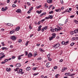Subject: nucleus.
<instances>
[{"label":"nucleus","instance_id":"obj_1","mask_svg":"<svg viewBox=\"0 0 78 78\" xmlns=\"http://www.w3.org/2000/svg\"><path fill=\"white\" fill-rule=\"evenodd\" d=\"M57 27H58V29L55 28V31H59V30H61V28H62L61 27H59V26H57Z\"/></svg>","mask_w":78,"mask_h":78},{"label":"nucleus","instance_id":"obj_2","mask_svg":"<svg viewBox=\"0 0 78 78\" xmlns=\"http://www.w3.org/2000/svg\"><path fill=\"white\" fill-rule=\"evenodd\" d=\"M16 38L17 37L15 36H13L11 37V39H12V41H16Z\"/></svg>","mask_w":78,"mask_h":78},{"label":"nucleus","instance_id":"obj_3","mask_svg":"<svg viewBox=\"0 0 78 78\" xmlns=\"http://www.w3.org/2000/svg\"><path fill=\"white\" fill-rule=\"evenodd\" d=\"M59 46H60V44H59V43H58L54 45V47H55V48H58V47H59Z\"/></svg>","mask_w":78,"mask_h":78},{"label":"nucleus","instance_id":"obj_4","mask_svg":"<svg viewBox=\"0 0 78 78\" xmlns=\"http://www.w3.org/2000/svg\"><path fill=\"white\" fill-rule=\"evenodd\" d=\"M33 56V54L31 53H29L28 55V58H31V57Z\"/></svg>","mask_w":78,"mask_h":78},{"label":"nucleus","instance_id":"obj_5","mask_svg":"<svg viewBox=\"0 0 78 78\" xmlns=\"http://www.w3.org/2000/svg\"><path fill=\"white\" fill-rule=\"evenodd\" d=\"M20 27H18L16 28V29L15 30V31H17L19 30H20Z\"/></svg>","mask_w":78,"mask_h":78},{"label":"nucleus","instance_id":"obj_6","mask_svg":"<svg viewBox=\"0 0 78 78\" xmlns=\"http://www.w3.org/2000/svg\"><path fill=\"white\" fill-rule=\"evenodd\" d=\"M15 30L13 29L10 32V34H12L13 33H15Z\"/></svg>","mask_w":78,"mask_h":78},{"label":"nucleus","instance_id":"obj_7","mask_svg":"<svg viewBox=\"0 0 78 78\" xmlns=\"http://www.w3.org/2000/svg\"><path fill=\"white\" fill-rule=\"evenodd\" d=\"M16 67H20V63H18L16 64Z\"/></svg>","mask_w":78,"mask_h":78},{"label":"nucleus","instance_id":"obj_8","mask_svg":"<svg viewBox=\"0 0 78 78\" xmlns=\"http://www.w3.org/2000/svg\"><path fill=\"white\" fill-rule=\"evenodd\" d=\"M6 69L7 72H9V71H11V68H6Z\"/></svg>","mask_w":78,"mask_h":78},{"label":"nucleus","instance_id":"obj_9","mask_svg":"<svg viewBox=\"0 0 78 78\" xmlns=\"http://www.w3.org/2000/svg\"><path fill=\"white\" fill-rule=\"evenodd\" d=\"M52 37L53 38H55L56 37V34L55 33L52 34Z\"/></svg>","mask_w":78,"mask_h":78},{"label":"nucleus","instance_id":"obj_10","mask_svg":"<svg viewBox=\"0 0 78 78\" xmlns=\"http://www.w3.org/2000/svg\"><path fill=\"white\" fill-rule=\"evenodd\" d=\"M16 12H18V13H19L21 12V10H20V9H18L16 11Z\"/></svg>","mask_w":78,"mask_h":78},{"label":"nucleus","instance_id":"obj_11","mask_svg":"<svg viewBox=\"0 0 78 78\" xmlns=\"http://www.w3.org/2000/svg\"><path fill=\"white\" fill-rule=\"evenodd\" d=\"M47 2L48 3H51L52 0H47Z\"/></svg>","mask_w":78,"mask_h":78},{"label":"nucleus","instance_id":"obj_12","mask_svg":"<svg viewBox=\"0 0 78 78\" xmlns=\"http://www.w3.org/2000/svg\"><path fill=\"white\" fill-rule=\"evenodd\" d=\"M55 11H56V12H60V11H61V9H55Z\"/></svg>","mask_w":78,"mask_h":78},{"label":"nucleus","instance_id":"obj_13","mask_svg":"<svg viewBox=\"0 0 78 78\" xmlns=\"http://www.w3.org/2000/svg\"><path fill=\"white\" fill-rule=\"evenodd\" d=\"M44 8H47L48 7V5L46 3L45 4H44Z\"/></svg>","mask_w":78,"mask_h":78},{"label":"nucleus","instance_id":"obj_14","mask_svg":"<svg viewBox=\"0 0 78 78\" xmlns=\"http://www.w3.org/2000/svg\"><path fill=\"white\" fill-rule=\"evenodd\" d=\"M23 54L22 55H20L19 57H18V59H21V57L23 56Z\"/></svg>","mask_w":78,"mask_h":78},{"label":"nucleus","instance_id":"obj_15","mask_svg":"<svg viewBox=\"0 0 78 78\" xmlns=\"http://www.w3.org/2000/svg\"><path fill=\"white\" fill-rule=\"evenodd\" d=\"M67 69L66 68H63L62 70V72H64V70H66Z\"/></svg>","mask_w":78,"mask_h":78},{"label":"nucleus","instance_id":"obj_16","mask_svg":"<svg viewBox=\"0 0 78 78\" xmlns=\"http://www.w3.org/2000/svg\"><path fill=\"white\" fill-rule=\"evenodd\" d=\"M38 13V14H41V12H42V10H41L40 11H36Z\"/></svg>","mask_w":78,"mask_h":78},{"label":"nucleus","instance_id":"obj_17","mask_svg":"<svg viewBox=\"0 0 78 78\" xmlns=\"http://www.w3.org/2000/svg\"><path fill=\"white\" fill-rule=\"evenodd\" d=\"M30 69H31V68H30V67H28L26 68L27 70L28 71L30 70Z\"/></svg>","mask_w":78,"mask_h":78},{"label":"nucleus","instance_id":"obj_18","mask_svg":"<svg viewBox=\"0 0 78 78\" xmlns=\"http://www.w3.org/2000/svg\"><path fill=\"white\" fill-rule=\"evenodd\" d=\"M5 55H2V56H1V57H0V60H1V59H2V58H3L4 57H5Z\"/></svg>","mask_w":78,"mask_h":78},{"label":"nucleus","instance_id":"obj_19","mask_svg":"<svg viewBox=\"0 0 78 78\" xmlns=\"http://www.w3.org/2000/svg\"><path fill=\"white\" fill-rule=\"evenodd\" d=\"M42 7V5H40L39 6H37L36 7V8H37V9H39V8H41Z\"/></svg>","mask_w":78,"mask_h":78},{"label":"nucleus","instance_id":"obj_20","mask_svg":"<svg viewBox=\"0 0 78 78\" xmlns=\"http://www.w3.org/2000/svg\"><path fill=\"white\" fill-rule=\"evenodd\" d=\"M5 49H6V50H8V48L5 47H3L2 48V50H4Z\"/></svg>","mask_w":78,"mask_h":78},{"label":"nucleus","instance_id":"obj_21","mask_svg":"<svg viewBox=\"0 0 78 78\" xmlns=\"http://www.w3.org/2000/svg\"><path fill=\"white\" fill-rule=\"evenodd\" d=\"M50 41H51L52 39H53V38L52 37H49Z\"/></svg>","mask_w":78,"mask_h":78},{"label":"nucleus","instance_id":"obj_22","mask_svg":"<svg viewBox=\"0 0 78 78\" xmlns=\"http://www.w3.org/2000/svg\"><path fill=\"white\" fill-rule=\"evenodd\" d=\"M49 14H53V11H51L50 12H49Z\"/></svg>","mask_w":78,"mask_h":78},{"label":"nucleus","instance_id":"obj_23","mask_svg":"<svg viewBox=\"0 0 78 78\" xmlns=\"http://www.w3.org/2000/svg\"><path fill=\"white\" fill-rule=\"evenodd\" d=\"M69 41L65 42V45H67V44H68V43H69Z\"/></svg>","mask_w":78,"mask_h":78},{"label":"nucleus","instance_id":"obj_24","mask_svg":"<svg viewBox=\"0 0 78 78\" xmlns=\"http://www.w3.org/2000/svg\"><path fill=\"white\" fill-rule=\"evenodd\" d=\"M39 50L40 51H42V52H44V51L43 49H42V48H40Z\"/></svg>","mask_w":78,"mask_h":78},{"label":"nucleus","instance_id":"obj_25","mask_svg":"<svg viewBox=\"0 0 78 78\" xmlns=\"http://www.w3.org/2000/svg\"><path fill=\"white\" fill-rule=\"evenodd\" d=\"M28 42H29V41H27L26 42V43L25 44V45H26V46H27V45H28Z\"/></svg>","mask_w":78,"mask_h":78},{"label":"nucleus","instance_id":"obj_26","mask_svg":"<svg viewBox=\"0 0 78 78\" xmlns=\"http://www.w3.org/2000/svg\"><path fill=\"white\" fill-rule=\"evenodd\" d=\"M22 39H20L19 40L18 42L19 43H20V42H22Z\"/></svg>","mask_w":78,"mask_h":78},{"label":"nucleus","instance_id":"obj_27","mask_svg":"<svg viewBox=\"0 0 78 78\" xmlns=\"http://www.w3.org/2000/svg\"><path fill=\"white\" fill-rule=\"evenodd\" d=\"M50 31H51L53 32V33H54V29H51Z\"/></svg>","mask_w":78,"mask_h":78},{"label":"nucleus","instance_id":"obj_28","mask_svg":"<svg viewBox=\"0 0 78 78\" xmlns=\"http://www.w3.org/2000/svg\"><path fill=\"white\" fill-rule=\"evenodd\" d=\"M50 54H48L47 55L48 58H50Z\"/></svg>","mask_w":78,"mask_h":78},{"label":"nucleus","instance_id":"obj_29","mask_svg":"<svg viewBox=\"0 0 78 78\" xmlns=\"http://www.w3.org/2000/svg\"><path fill=\"white\" fill-rule=\"evenodd\" d=\"M39 74V73H34L33 74L34 76H36V75H37Z\"/></svg>","mask_w":78,"mask_h":78},{"label":"nucleus","instance_id":"obj_30","mask_svg":"<svg viewBox=\"0 0 78 78\" xmlns=\"http://www.w3.org/2000/svg\"><path fill=\"white\" fill-rule=\"evenodd\" d=\"M2 11H5L6 10H5V9H4V8H2Z\"/></svg>","mask_w":78,"mask_h":78},{"label":"nucleus","instance_id":"obj_31","mask_svg":"<svg viewBox=\"0 0 78 78\" xmlns=\"http://www.w3.org/2000/svg\"><path fill=\"white\" fill-rule=\"evenodd\" d=\"M52 18H53V16L52 15L50 16L49 17V18L50 19H51Z\"/></svg>","mask_w":78,"mask_h":78},{"label":"nucleus","instance_id":"obj_32","mask_svg":"<svg viewBox=\"0 0 78 78\" xmlns=\"http://www.w3.org/2000/svg\"><path fill=\"white\" fill-rule=\"evenodd\" d=\"M74 44H75V43H72L71 44H70V45L71 46H73V45H74Z\"/></svg>","mask_w":78,"mask_h":78},{"label":"nucleus","instance_id":"obj_33","mask_svg":"<svg viewBox=\"0 0 78 78\" xmlns=\"http://www.w3.org/2000/svg\"><path fill=\"white\" fill-rule=\"evenodd\" d=\"M48 27L47 26H46L45 27H44L43 28L44 29V30H47V28H48Z\"/></svg>","mask_w":78,"mask_h":78},{"label":"nucleus","instance_id":"obj_34","mask_svg":"<svg viewBox=\"0 0 78 78\" xmlns=\"http://www.w3.org/2000/svg\"><path fill=\"white\" fill-rule=\"evenodd\" d=\"M37 54H36V52H35L34 54V56H36Z\"/></svg>","mask_w":78,"mask_h":78},{"label":"nucleus","instance_id":"obj_35","mask_svg":"<svg viewBox=\"0 0 78 78\" xmlns=\"http://www.w3.org/2000/svg\"><path fill=\"white\" fill-rule=\"evenodd\" d=\"M27 5H28V6H30L31 5V4H30V3L29 2H27Z\"/></svg>","mask_w":78,"mask_h":78},{"label":"nucleus","instance_id":"obj_36","mask_svg":"<svg viewBox=\"0 0 78 78\" xmlns=\"http://www.w3.org/2000/svg\"><path fill=\"white\" fill-rule=\"evenodd\" d=\"M62 45H64V44H65V42L64 41L62 42Z\"/></svg>","mask_w":78,"mask_h":78},{"label":"nucleus","instance_id":"obj_37","mask_svg":"<svg viewBox=\"0 0 78 78\" xmlns=\"http://www.w3.org/2000/svg\"><path fill=\"white\" fill-rule=\"evenodd\" d=\"M1 44L2 46H4L5 45V44H4V42H2L1 43Z\"/></svg>","mask_w":78,"mask_h":78},{"label":"nucleus","instance_id":"obj_38","mask_svg":"<svg viewBox=\"0 0 78 78\" xmlns=\"http://www.w3.org/2000/svg\"><path fill=\"white\" fill-rule=\"evenodd\" d=\"M8 59H5V60L4 61L6 62H8Z\"/></svg>","mask_w":78,"mask_h":78},{"label":"nucleus","instance_id":"obj_39","mask_svg":"<svg viewBox=\"0 0 78 78\" xmlns=\"http://www.w3.org/2000/svg\"><path fill=\"white\" fill-rule=\"evenodd\" d=\"M17 2V0H15V2H14V4H16Z\"/></svg>","mask_w":78,"mask_h":78},{"label":"nucleus","instance_id":"obj_40","mask_svg":"<svg viewBox=\"0 0 78 78\" xmlns=\"http://www.w3.org/2000/svg\"><path fill=\"white\" fill-rule=\"evenodd\" d=\"M68 19H67L66 20V21L65 23V24H66V23H67V22H68Z\"/></svg>","mask_w":78,"mask_h":78},{"label":"nucleus","instance_id":"obj_41","mask_svg":"<svg viewBox=\"0 0 78 78\" xmlns=\"http://www.w3.org/2000/svg\"><path fill=\"white\" fill-rule=\"evenodd\" d=\"M44 21H45V19H44L43 20H41V22H42V23Z\"/></svg>","mask_w":78,"mask_h":78},{"label":"nucleus","instance_id":"obj_42","mask_svg":"<svg viewBox=\"0 0 78 78\" xmlns=\"http://www.w3.org/2000/svg\"><path fill=\"white\" fill-rule=\"evenodd\" d=\"M22 70H23L22 69H20L19 71L20 73L21 72H22Z\"/></svg>","mask_w":78,"mask_h":78},{"label":"nucleus","instance_id":"obj_43","mask_svg":"<svg viewBox=\"0 0 78 78\" xmlns=\"http://www.w3.org/2000/svg\"><path fill=\"white\" fill-rule=\"evenodd\" d=\"M33 7H32L30 9V11H32L33 10Z\"/></svg>","mask_w":78,"mask_h":78},{"label":"nucleus","instance_id":"obj_44","mask_svg":"<svg viewBox=\"0 0 78 78\" xmlns=\"http://www.w3.org/2000/svg\"><path fill=\"white\" fill-rule=\"evenodd\" d=\"M74 33H75V32H73V31H72V32H71V33L72 34V35H73V34H74Z\"/></svg>","mask_w":78,"mask_h":78},{"label":"nucleus","instance_id":"obj_45","mask_svg":"<svg viewBox=\"0 0 78 78\" xmlns=\"http://www.w3.org/2000/svg\"><path fill=\"white\" fill-rule=\"evenodd\" d=\"M37 69V68L36 67H34L33 68V69L34 70H36V69Z\"/></svg>","mask_w":78,"mask_h":78},{"label":"nucleus","instance_id":"obj_46","mask_svg":"<svg viewBox=\"0 0 78 78\" xmlns=\"http://www.w3.org/2000/svg\"><path fill=\"white\" fill-rule=\"evenodd\" d=\"M72 40L73 41H74L75 40V41H76V38H75V37H73L72 38Z\"/></svg>","mask_w":78,"mask_h":78},{"label":"nucleus","instance_id":"obj_47","mask_svg":"<svg viewBox=\"0 0 78 78\" xmlns=\"http://www.w3.org/2000/svg\"><path fill=\"white\" fill-rule=\"evenodd\" d=\"M16 5L15 4H13L12 5V7H16Z\"/></svg>","mask_w":78,"mask_h":78},{"label":"nucleus","instance_id":"obj_48","mask_svg":"<svg viewBox=\"0 0 78 78\" xmlns=\"http://www.w3.org/2000/svg\"><path fill=\"white\" fill-rule=\"evenodd\" d=\"M57 67L56 66H55L54 67V69H57Z\"/></svg>","mask_w":78,"mask_h":78},{"label":"nucleus","instance_id":"obj_49","mask_svg":"<svg viewBox=\"0 0 78 78\" xmlns=\"http://www.w3.org/2000/svg\"><path fill=\"white\" fill-rule=\"evenodd\" d=\"M30 12H31V11L30 10H29L27 12L28 14H30Z\"/></svg>","mask_w":78,"mask_h":78},{"label":"nucleus","instance_id":"obj_50","mask_svg":"<svg viewBox=\"0 0 78 78\" xmlns=\"http://www.w3.org/2000/svg\"><path fill=\"white\" fill-rule=\"evenodd\" d=\"M74 16L73 15H72V16H70V17H71V18H73V17H74Z\"/></svg>","mask_w":78,"mask_h":78},{"label":"nucleus","instance_id":"obj_51","mask_svg":"<svg viewBox=\"0 0 78 78\" xmlns=\"http://www.w3.org/2000/svg\"><path fill=\"white\" fill-rule=\"evenodd\" d=\"M41 29L38 28V29L37 31H41Z\"/></svg>","mask_w":78,"mask_h":78},{"label":"nucleus","instance_id":"obj_52","mask_svg":"<svg viewBox=\"0 0 78 78\" xmlns=\"http://www.w3.org/2000/svg\"><path fill=\"white\" fill-rule=\"evenodd\" d=\"M25 55H26V56H27V55H28V52H27V51H26L25 52Z\"/></svg>","mask_w":78,"mask_h":78},{"label":"nucleus","instance_id":"obj_53","mask_svg":"<svg viewBox=\"0 0 78 78\" xmlns=\"http://www.w3.org/2000/svg\"><path fill=\"white\" fill-rule=\"evenodd\" d=\"M76 9L78 10V5H76Z\"/></svg>","mask_w":78,"mask_h":78},{"label":"nucleus","instance_id":"obj_54","mask_svg":"<svg viewBox=\"0 0 78 78\" xmlns=\"http://www.w3.org/2000/svg\"><path fill=\"white\" fill-rule=\"evenodd\" d=\"M48 60L50 61H51V60H52V59L51 58H49L48 59Z\"/></svg>","mask_w":78,"mask_h":78},{"label":"nucleus","instance_id":"obj_55","mask_svg":"<svg viewBox=\"0 0 78 78\" xmlns=\"http://www.w3.org/2000/svg\"><path fill=\"white\" fill-rule=\"evenodd\" d=\"M49 62H48L46 65V66L47 67L48 66V64H49Z\"/></svg>","mask_w":78,"mask_h":78},{"label":"nucleus","instance_id":"obj_56","mask_svg":"<svg viewBox=\"0 0 78 78\" xmlns=\"http://www.w3.org/2000/svg\"><path fill=\"white\" fill-rule=\"evenodd\" d=\"M60 2L62 4V3H63V1H62V0H60Z\"/></svg>","mask_w":78,"mask_h":78},{"label":"nucleus","instance_id":"obj_57","mask_svg":"<svg viewBox=\"0 0 78 78\" xmlns=\"http://www.w3.org/2000/svg\"><path fill=\"white\" fill-rule=\"evenodd\" d=\"M76 39V41H77V40H78V37H75Z\"/></svg>","mask_w":78,"mask_h":78},{"label":"nucleus","instance_id":"obj_58","mask_svg":"<svg viewBox=\"0 0 78 78\" xmlns=\"http://www.w3.org/2000/svg\"><path fill=\"white\" fill-rule=\"evenodd\" d=\"M29 27L30 29H32V27H31V26H30V25H29Z\"/></svg>","mask_w":78,"mask_h":78},{"label":"nucleus","instance_id":"obj_59","mask_svg":"<svg viewBox=\"0 0 78 78\" xmlns=\"http://www.w3.org/2000/svg\"><path fill=\"white\" fill-rule=\"evenodd\" d=\"M5 62H1V64H5Z\"/></svg>","mask_w":78,"mask_h":78},{"label":"nucleus","instance_id":"obj_60","mask_svg":"<svg viewBox=\"0 0 78 78\" xmlns=\"http://www.w3.org/2000/svg\"><path fill=\"white\" fill-rule=\"evenodd\" d=\"M58 75H59V74H57L55 75V76L56 78H57L58 77Z\"/></svg>","mask_w":78,"mask_h":78},{"label":"nucleus","instance_id":"obj_61","mask_svg":"<svg viewBox=\"0 0 78 78\" xmlns=\"http://www.w3.org/2000/svg\"><path fill=\"white\" fill-rule=\"evenodd\" d=\"M7 2L8 3H9V2H10V1H9V0H8L7 1Z\"/></svg>","mask_w":78,"mask_h":78},{"label":"nucleus","instance_id":"obj_62","mask_svg":"<svg viewBox=\"0 0 78 78\" xmlns=\"http://www.w3.org/2000/svg\"><path fill=\"white\" fill-rule=\"evenodd\" d=\"M65 75H66V76H67V75L68 76H69V75L68 74V73H65Z\"/></svg>","mask_w":78,"mask_h":78},{"label":"nucleus","instance_id":"obj_63","mask_svg":"<svg viewBox=\"0 0 78 78\" xmlns=\"http://www.w3.org/2000/svg\"><path fill=\"white\" fill-rule=\"evenodd\" d=\"M16 58L15 56H12V59H14V58Z\"/></svg>","mask_w":78,"mask_h":78},{"label":"nucleus","instance_id":"obj_64","mask_svg":"<svg viewBox=\"0 0 78 78\" xmlns=\"http://www.w3.org/2000/svg\"><path fill=\"white\" fill-rule=\"evenodd\" d=\"M68 76H71V74H70V73H68Z\"/></svg>","mask_w":78,"mask_h":78}]
</instances>
